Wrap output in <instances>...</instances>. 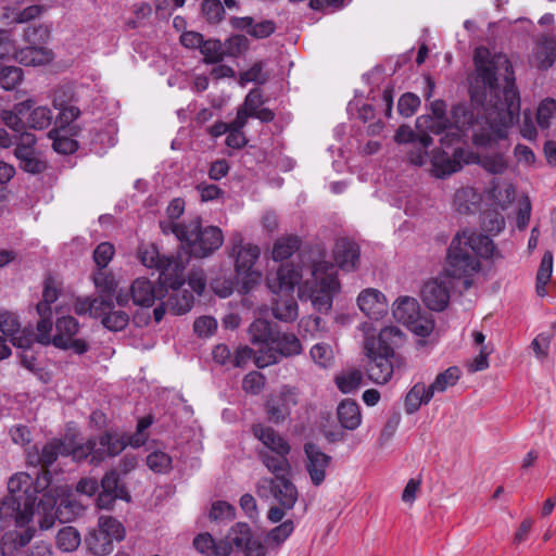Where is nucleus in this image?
<instances>
[{
    "instance_id": "obj_60",
    "label": "nucleus",
    "mask_w": 556,
    "mask_h": 556,
    "mask_svg": "<svg viewBox=\"0 0 556 556\" xmlns=\"http://www.w3.org/2000/svg\"><path fill=\"white\" fill-rule=\"evenodd\" d=\"M236 517V508L225 501H217L212 504L210 510L211 520H232Z\"/></svg>"
},
{
    "instance_id": "obj_4",
    "label": "nucleus",
    "mask_w": 556,
    "mask_h": 556,
    "mask_svg": "<svg viewBox=\"0 0 556 556\" xmlns=\"http://www.w3.org/2000/svg\"><path fill=\"white\" fill-rule=\"evenodd\" d=\"M402 331L396 327L383 328L378 337L366 336L364 353L367 357L366 374L374 383H388L395 369L402 368L405 363L402 355L395 353L393 343L402 338Z\"/></svg>"
},
{
    "instance_id": "obj_64",
    "label": "nucleus",
    "mask_w": 556,
    "mask_h": 556,
    "mask_svg": "<svg viewBox=\"0 0 556 556\" xmlns=\"http://www.w3.org/2000/svg\"><path fill=\"white\" fill-rule=\"evenodd\" d=\"M115 248L110 242H101L93 252V260L100 269H104L114 256Z\"/></svg>"
},
{
    "instance_id": "obj_53",
    "label": "nucleus",
    "mask_w": 556,
    "mask_h": 556,
    "mask_svg": "<svg viewBox=\"0 0 556 556\" xmlns=\"http://www.w3.org/2000/svg\"><path fill=\"white\" fill-rule=\"evenodd\" d=\"M40 320L37 323V333L33 332V342L37 341L40 344L48 345L52 343L51 330H52V315H39Z\"/></svg>"
},
{
    "instance_id": "obj_41",
    "label": "nucleus",
    "mask_w": 556,
    "mask_h": 556,
    "mask_svg": "<svg viewBox=\"0 0 556 556\" xmlns=\"http://www.w3.org/2000/svg\"><path fill=\"white\" fill-rule=\"evenodd\" d=\"M28 115L26 121V127L41 130L48 128L53 119L52 111L47 106H37L31 108V110L26 114Z\"/></svg>"
},
{
    "instance_id": "obj_33",
    "label": "nucleus",
    "mask_w": 556,
    "mask_h": 556,
    "mask_svg": "<svg viewBox=\"0 0 556 556\" xmlns=\"http://www.w3.org/2000/svg\"><path fill=\"white\" fill-rule=\"evenodd\" d=\"M337 417L342 428L346 430L357 429L362 422L359 405L351 399L341 401L337 408Z\"/></svg>"
},
{
    "instance_id": "obj_20",
    "label": "nucleus",
    "mask_w": 556,
    "mask_h": 556,
    "mask_svg": "<svg viewBox=\"0 0 556 556\" xmlns=\"http://www.w3.org/2000/svg\"><path fill=\"white\" fill-rule=\"evenodd\" d=\"M0 331L20 349L30 348L33 343V331L27 328L21 329L17 316L10 312L0 313Z\"/></svg>"
},
{
    "instance_id": "obj_13",
    "label": "nucleus",
    "mask_w": 556,
    "mask_h": 556,
    "mask_svg": "<svg viewBox=\"0 0 556 556\" xmlns=\"http://www.w3.org/2000/svg\"><path fill=\"white\" fill-rule=\"evenodd\" d=\"M37 138L34 134L22 132L16 138L14 156L18 167L30 175H38L47 169V163L39 157L36 150Z\"/></svg>"
},
{
    "instance_id": "obj_7",
    "label": "nucleus",
    "mask_w": 556,
    "mask_h": 556,
    "mask_svg": "<svg viewBox=\"0 0 556 556\" xmlns=\"http://www.w3.org/2000/svg\"><path fill=\"white\" fill-rule=\"evenodd\" d=\"M141 263L160 271V281L165 287L177 288L185 283L186 261L180 255H161L155 245H147L139 250Z\"/></svg>"
},
{
    "instance_id": "obj_43",
    "label": "nucleus",
    "mask_w": 556,
    "mask_h": 556,
    "mask_svg": "<svg viewBox=\"0 0 556 556\" xmlns=\"http://www.w3.org/2000/svg\"><path fill=\"white\" fill-rule=\"evenodd\" d=\"M79 544L80 534L74 527H64L56 534V546L63 552H73Z\"/></svg>"
},
{
    "instance_id": "obj_30",
    "label": "nucleus",
    "mask_w": 556,
    "mask_h": 556,
    "mask_svg": "<svg viewBox=\"0 0 556 556\" xmlns=\"http://www.w3.org/2000/svg\"><path fill=\"white\" fill-rule=\"evenodd\" d=\"M430 386L424 382H416L406 393L404 400V410L408 415H413L419 410L421 405H427L433 397Z\"/></svg>"
},
{
    "instance_id": "obj_17",
    "label": "nucleus",
    "mask_w": 556,
    "mask_h": 556,
    "mask_svg": "<svg viewBox=\"0 0 556 556\" xmlns=\"http://www.w3.org/2000/svg\"><path fill=\"white\" fill-rule=\"evenodd\" d=\"M304 453L306 456L305 468L311 481L315 486H318L326 479V470L330 465L331 457L314 443H306L304 445Z\"/></svg>"
},
{
    "instance_id": "obj_28",
    "label": "nucleus",
    "mask_w": 556,
    "mask_h": 556,
    "mask_svg": "<svg viewBox=\"0 0 556 556\" xmlns=\"http://www.w3.org/2000/svg\"><path fill=\"white\" fill-rule=\"evenodd\" d=\"M34 105L35 102L31 99L18 102L11 110H3L1 112V121L16 132H25L26 123L23 121V117L26 116Z\"/></svg>"
},
{
    "instance_id": "obj_46",
    "label": "nucleus",
    "mask_w": 556,
    "mask_h": 556,
    "mask_svg": "<svg viewBox=\"0 0 556 556\" xmlns=\"http://www.w3.org/2000/svg\"><path fill=\"white\" fill-rule=\"evenodd\" d=\"M23 80V71L16 66H4L0 71V87L11 91Z\"/></svg>"
},
{
    "instance_id": "obj_32",
    "label": "nucleus",
    "mask_w": 556,
    "mask_h": 556,
    "mask_svg": "<svg viewBox=\"0 0 556 556\" xmlns=\"http://www.w3.org/2000/svg\"><path fill=\"white\" fill-rule=\"evenodd\" d=\"M534 62L541 70L549 68L556 60V39L554 36H542L534 49Z\"/></svg>"
},
{
    "instance_id": "obj_39",
    "label": "nucleus",
    "mask_w": 556,
    "mask_h": 556,
    "mask_svg": "<svg viewBox=\"0 0 556 556\" xmlns=\"http://www.w3.org/2000/svg\"><path fill=\"white\" fill-rule=\"evenodd\" d=\"M480 195L471 187L458 189L454 195V206L457 212L468 214L480 202Z\"/></svg>"
},
{
    "instance_id": "obj_55",
    "label": "nucleus",
    "mask_w": 556,
    "mask_h": 556,
    "mask_svg": "<svg viewBox=\"0 0 556 556\" xmlns=\"http://www.w3.org/2000/svg\"><path fill=\"white\" fill-rule=\"evenodd\" d=\"M94 439L90 438L85 443L79 444L73 448L68 447V452L65 455H72L73 459L76 462H81L90 457L91 464H98L94 458Z\"/></svg>"
},
{
    "instance_id": "obj_54",
    "label": "nucleus",
    "mask_w": 556,
    "mask_h": 556,
    "mask_svg": "<svg viewBox=\"0 0 556 556\" xmlns=\"http://www.w3.org/2000/svg\"><path fill=\"white\" fill-rule=\"evenodd\" d=\"M93 282L103 295L111 296L116 292L117 283L111 274L100 269L93 275Z\"/></svg>"
},
{
    "instance_id": "obj_42",
    "label": "nucleus",
    "mask_w": 556,
    "mask_h": 556,
    "mask_svg": "<svg viewBox=\"0 0 556 556\" xmlns=\"http://www.w3.org/2000/svg\"><path fill=\"white\" fill-rule=\"evenodd\" d=\"M460 377V370L456 366L448 367L443 372L439 374L434 381L430 384L433 395L435 393H443L450 387L457 383Z\"/></svg>"
},
{
    "instance_id": "obj_5",
    "label": "nucleus",
    "mask_w": 556,
    "mask_h": 556,
    "mask_svg": "<svg viewBox=\"0 0 556 556\" xmlns=\"http://www.w3.org/2000/svg\"><path fill=\"white\" fill-rule=\"evenodd\" d=\"M318 257L312 258L311 278L299 287L301 300L312 302L314 308L327 313L332 307L333 298L340 291V282L334 265L325 260V250L316 247Z\"/></svg>"
},
{
    "instance_id": "obj_38",
    "label": "nucleus",
    "mask_w": 556,
    "mask_h": 556,
    "mask_svg": "<svg viewBox=\"0 0 556 556\" xmlns=\"http://www.w3.org/2000/svg\"><path fill=\"white\" fill-rule=\"evenodd\" d=\"M59 289L52 277H47L43 282L42 300L37 304L38 315H52V304L59 298Z\"/></svg>"
},
{
    "instance_id": "obj_9",
    "label": "nucleus",
    "mask_w": 556,
    "mask_h": 556,
    "mask_svg": "<svg viewBox=\"0 0 556 556\" xmlns=\"http://www.w3.org/2000/svg\"><path fill=\"white\" fill-rule=\"evenodd\" d=\"M125 536L124 526L111 516H100L98 528L90 531L85 539L88 551L94 556L109 555L114 548V542Z\"/></svg>"
},
{
    "instance_id": "obj_58",
    "label": "nucleus",
    "mask_w": 556,
    "mask_h": 556,
    "mask_svg": "<svg viewBox=\"0 0 556 556\" xmlns=\"http://www.w3.org/2000/svg\"><path fill=\"white\" fill-rule=\"evenodd\" d=\"M294 531V523L292 520H286L279 526L271 529L267 534L268 543L280 545L283 543Z\"/></svg>"
},
{
    "instance_id": "obj_18",
    "label": "nucleus",
    "mask_w": 556,
    "mask_h": 556,
    "mask_svg": "<svg viewBox=\"0 0 556 556\" xmlns=\"http://www.w3.org/2000/svg\"><path fill=\"white\" fill-rule=\"evenodd\" d=\"M447 105L443 100H434L430 103L431 115H421L416 121L417 129H426L434 135L446 132L451 128L450 118L446 116Z\"/></svg>"
},
{
    "instance_id": "obj_50",
    "label": "nucleus",
    "mask_w": 556,
    "mask_h": 556,
    "mask_svg": "<svg viewBox=\"0 0 556 556\" xmlns=\"http://www.w3.org/2000/svg\"><path fill=\"white\" fill-rule=\"evenodd\" d=\"M200 51L204 56V62L210 64L220 62L224 56L223 47L219 40H203Z\"/></svg>"
},
{
    "instance_id": "obj_24",
    "label": "nucleus",
    "mask_w": 556,
    "mask_h": 556,
    "mask_svg": "<svg viewBox=\"0 0 556 556\" xmlns=\"http://www.w3.org/2000/svg\"><path fill=\"white\" fill-rule=\"evenodd\" d=\"M230 24L235 29L245 31L253 38L264 39L273 35L277 28L276 23L271 20H263L256 22L251 16L232 17Z\"/></svg>"
},
{
    "instance_id": "obj_14",
    "label": "nucleus",
    "mask_w": 556,
    "mask_h": 556,
    "mask_svg": "<svg viewBox=\"0 0 556 556\" xmlns=\"http://www.w3.org/2000/svg\"><path fill=\"white\" fill-rule=\"evenodd\" d=\"M165 286L155 288L154 285L147 278H137L130 286L129 292L119 290L116 294V302L121 306L128 304L131 299L134 304L143 307H150L154 304L155 300H161L164 294Z\"/></svg>"
},
{
    "instance_id": "obj_26",
    "label": "nucleus",
    "mask_w": 556,
    "mask_h": 556,
    "mask_svg": "<svg viewBox=\"0 0 556 556\" xmlns=\"http://www.w3.org/2000/svg\"><path fill=\"white\" fill-rule=\"evenodd\" d=\"M252 432L263 444L261 451L275 453V451L291 450L288 441L269 426L256 424L252 427Z\"/></svg>"
},
{
    "instance_id": "obj_15",
    "label": "nucleus",
    "mask_w": 556,
    "mask_h": 556,
    "mask_svg": "<svg viewBox=\"0 0 556 556\" xmlns=\"http://www.w3.org/2000/svg\"><path fill=\"white\" fill-rule=\"evenodd\" d=\"M223 542H228L232 552H241L244 556H265L266 549L261 540L254 536L251 527L245 522L232 526Z\"/></svg>"
},
{
    "instance_id": "obj_8",
    "label": "nucleus",
    "mask_w": 556,
    "mask_h": 556,
    "mask_svg": "<svg viewBox=\"0 0 556 556\" xmlns=\"http://www.w3.org/2000/svg\"><path fill=\"white\" fill-rule=\"evenodd\" d=\"M231 256L235 257V270L242 280V287L248 292L261 281L262 274L254 268L261 250L256 244L244 242L241 233L231 238Z\"/></svg>"
},
{
    "instance_id": "obj_56",
    "label": "nucleus",
    "mask_w": 556,
    "mask_h": 556,
    "mask_svg": "<svg viewBox=\"0 0 556 556\" xmlns=\"http://www.w3.org/2000/svg\"><path fill=\"white\" fill-rule=\"evenodd\" d=\"M481 166L490 174H503L507 169V162L503 154L494 153L482 156Z\"/></svg>"
},
{
    "instance_id": "obj_40",
    "label": "nucleus",
    "mask_w": 556,
    "mask_h": 556,
    "mask_svg": "<svg viewBox=\"0 0 556 556\" xmlns=\"http://www.w3.org/2000/svg\"><path fill=\"white\" fill-rule=\"evenodd\" d=\"M553 273V254L547 251L544 253L539 270L536 273V293L539 296L546 295V285L549 282Z\"/></svg>"
},
{
    "instance_id": "obj_21",
    "label": "nucleus",
    "mask_w": 556,
    "mask_h": 556,
    "mask_svg": "<svg viewBox=\"0 0 556 556\" xmlns=\"http://www.w3.org/2000/svg\"><path fill=\"white\" fill-rule=\"evenodd\" d=\"M359 309L371 319H380L388 313V302L377 289H366L357 298Z\"/></svg>"
},
{
    "instance_id": "obj_62",
    "label": "nucleus",
    "mask_w": 556,
    "mask_h": 556,
    "mask_svg": "<svg viewBox=\"0 0 556 556\" xmlns=\"http://www.w3.org/2000/svg\"><path fill=\"white\" fill-rule=\"evenodd\" d=\"M202 12L208 23L215 24L222 21L225 9L219 0H205L202 4Z\"/></svg>"
},
{
    "instance_id": "obj_36",
    "label": "nucleus",
    "mask_w": 556,
    "mask_h": 556,
    "mask_svg": "<svg viewBox=\"0 0 556 556\" xmlns=\"http://www.w3.org/2000/svg\"><path fill=\"white\" fill-rule=\"evenodd\" d=\"M181 286L182 285H179L177 288L169 287L173 292L166 301V306L174 315L186 314L193 305L194 298L192 293L187 290H180ZM165 288L166 290L168 289V287Z\"/></svg>"
},
{
    "instance_id": "obj_6",
    "label": "nucleus",
    "mask_w": 556,
    "mask_h": 556,
    "mask_svg": "<svg viewBox=\"0 0 556 556\" xmlns=\"http://www.w3.org/2000/svg\"><path fill=\"white\" fill-rule=\"evenodd\" d=\"M170 231L179 241L189 247L190 254L195 257L210 255L218 250L224 242L222 230L216 226L202 228L199 217L188 223L170 224Z\"/></svg>"
},
{
    "instance_id": "obj_2",
    "label": "nucleus",
    "mask_w": 556,
    "mask_h": 556,
    "mask_svg": "<svg viewBox=\"0 0 556 556\" xmlns=\"http://www.w3.org/2000/svg\"><path fill=\"white\" fill-rule=\"evenodd\" d=\"M9 494L0 500V520L14 519L17 528L28 526L35 514V506L42 513L39 526L50 529L56 516L58 497L63 490L52 482V475L42 469L34 479L27 472H16L8 481Z\"/></svg>"
},
{
    "instance_id": "obj_35",
    "label": "nucleus",
    "mask_w": 556,
    "mask_h": 556,
    "mask_svg": "<svg viewBox=\"0 0 556 556\" xmlns=\"http://www.w3.org/2000/svg\"><path fill=\"white\" fill-rule=\"evenodd\" d=\"M301 244V238L295 235L282 236L273 244L271 258L276 262L288 260L300 250Z\"/></svg>"
},
{
    "instance_id": "obj_12",
    "label": "nucleus",
    "mask_w": 556,
    "mask_h": 556,
    "mask_svg": "<svg viewBox=\"0 0 556 556\" xmlns=\"http://www.w3.org/2000/svg\"><path fill=\"white\" fill-rule=\"evenodd\" d=\"M257 494L261 497L271 496L285 509H292L298 501V490L288 478H263L257 483Z\"/></svg>"
},
{
    "instance_id": "obj_22",
    "label": "nucleus",
    "mask_w": 556,
    "mask_h": 556,
    "mask_svg": "<svg viewBox=\"0 0 556 556\" xmlns=\"http://www.w3.org/2000/svg\"><path fill=\"white\" fill-rule=\"evenodd\" d=\"M68 452V446L60 440H53L48 442L39 450L36 445L27 452V460L29 464L35 466L49 467L59 457V455H65Z\"/></svg>"
},
{
    "instance_id": "obj_45",
    "label": "nucleus",
    "mask_w": 556,
    "mask_h": 556,
    "mask_svg": "<svg viewBox=\"0 0 556 556\" xmlns=\"http://www.w3.org/2000/svg\"><path fill=\"white\" fill-rule=\"evenodd\" d=\"M48 137L52 140V148L58 153L71 154L78 148L76 140L67 136H61L59 130L55 128L49 131Z\"/></svg>"
},
{
    "instance_id": "obj_61",
    "label": "nucleus",
    "mask_w": 556,
    "mask_h": 556,
    "mask_svg": "<svg viewBox=\"0 0 556 556\" xmlns=\"http://www.w3.org/2000/svg\"><path fill=\"white\" fill-rule=\"evenodd\" d=\"M79 324L72 316H63L56 319L55 323V334L63 338L72 339L78 332Z\"/></svg>"
},
{
    "instance_id": "obj_25",
    "label": "nucleus",
    "mask_w": 556,
    "mask_h": 556,
    "mask_svg": "<svg viewBox=\"0 0 556 556\" xmlns=\"http://www.w3.org/2000/svg\"><path fill=\"white\" fill-rule=\"evenodd\" d=\"M23 530H12L4 533L0 541V549L3 556H14L16 552L25 547L35 535V528L24 527Z\"/></svg>"
},
{
    "instance_id": "obj_52",
    "label": "nucleus",
    "mask_w": 556,
    "mask_h": 556,
    "mask_svg": "<svg viewBox=\"0 0 556 556\" xmlns=\"http://www.w3.org/2000/svg\"><path fill=\"white\" fill-rule=\"evenodd\" d=\"M50 35V30L45 25H31L28 26L24 31V39L33 47H39L43 45Z\"/></svg>"
},
{
    "instance_id": "obj_49",
    "label": "nucleus",
    "mask_w": 556,
    "mask_h": 556,
    "mask_svg": "<svg viewBox=\"0 0 556 556\" xmlns=\"http://www.w3.org/2000/svg\"><path fill=\"white\" fill-rule=\"evenodd\" d=\"M432 165L433 174L438 178H444L453 173L458 172L462 167L459 162L447 156H435Z\"/></svg>"
},
{
    "instance_id": "obj_57",
    "label": "nucleus",
    "mask_w": 556,
    "mask_h": 556,
    "mask_svg": "<svg viewBox=\"0 0 556 556\" xmlns=\"http://www.w3.org/2000/svg\"><path fill=\"white\" fill-rule=\"evenodd\" d=\"M147 465L154 472L163 473L170 468L172 458L164 452L155 451L148 455Z\"/></svg>"
},
{
    "instance_id": "obj_37",
    "label": "nucleus",
    "mask_w": 556,
    "mask_h": 556,
    "mask_svg": "<svg viewBox=\"0 0 556 556\" xmlns=\"http://www.w3.org/2000/svg\"><path fill=\"white\" fill-rule=\"evenodd\" d=\"M392 313L399 323L407 326L419 315L418 302L409 296L400 298L394 302Z\"/></svg>"
},
{
    "instance_id": "obj_23",
    "label": "nucleus",
    "mask_w": 556,
    "mask_h": 556,
    "mask_svg": "<svg viewBox=\"0 0 556 556\" xmlns=\"http://www.w3.org/2000/svg\"><path fill=\"white\" fill-rule=\"evenodd\" d=\"M333 258L341 269L353 270L359 261V247L350 239L340 238L334 243Z\"/></svg>"
},
{
    "instance_id": "obj_34",
    "label": "nucleus",
    "mask_w": 556,
    "mask_h": 556,
    "mask_svg": "<svg viewBox=\"0 0 556 556\" xmlns=\"http://www.w3.org/2000/svg\"><path fill=\"white\" fill-rule=\"evenodd\" d=\"M277 330L268 320L255 319L249 327L250 340L252 344L265 346L267 350L271 345Z\"/></svg>"
},
{
    "instance_id": "obj_19",
    "label": "nucleus",
    "mask_w": 556,
    "mask_h": 556,
    "mask_svg": "<svg viewBox=\"0 0 556 556\" xmlns=\"http://www.w3.org/2000/svg\"><path fill=\"white\" fill-rule=\"evenodd\" d=\"M301 277L300 271L292 264L287 263L281 264L275 273H269L266 277V283L275 294L292 293Z\"/></svg>"
},
{
    "instance_id": "obj_63",
    "label": "nucleus",
    "mask_w": 556,
    "mask_h": 556,
    "mask_svg": "<svg viewBox=\"0 0 556 556\" xmlns=\"http://www.w3.org/2000/svg\"><path fill=\"white\" fill-rule=\"evenodd\" d=\"M265 387V377L258 371L247 374L242 380V389L250 394L256 395Z\"/></svg>"
},
{
    "instance_id": "obj_11",
    "label": "nucleus",
    "mask_w": 556,
    "mask_h": 556,
    "mask_svg": "<svg viewBox=\"0 0 556 556\" xmlns=\"http://www.w3.org/2000/svg\"><path fill=\"white\" fill-rule=\"evenodd\" d=\"M300 392L298 388L283 384L277 392L269 394L264 404L267 419L281 425L287 421L292 409L299 404Z\"/></svg>"
},
{
    "instance_id": "obj_59",
    "label": "nucleus",
    "mask_w": 556,
    "mask_h": 556,
    "mask_svg": "<svg viewBox=\"0 0 556 556\" xmlns=\"http://www.w3.org/2000/svg\"><path fill=\"white\" fill-rule=\"evenodd\" d=\"M16 54V59L20 61V63L29 66V65H39L43 63V50L40 47H33L29 46L25 49H22Z\"/></svg>"
},
{
    "instance_id": "obj_48",
    "label": "nucleus",
    "mask_w": 556,
    "mask_h": 556,
    "mask_svg": "<svg viewBox=\"0 0 556 556\" xmlns=\"http://www.w3.org/2000/svg\"><path fill=\"white\" fill-rule=\"evenodd\" d=\"M311 357L319 367L327 368L333 362V351L327 343H316L309 351Z\"/></svg>"
},
{
    "instance_id": "obj_29",
    "label": "nucleus",
    "mask_w": 556,
    "mask_h": 556,
    "mask_svg": "<svg viewBox=\"0 0 556 556\" xmlns=\"http://www.w3.org/2000/svg\"><path fill=\"white\" fill-rule=\"evenodd\" d=\"M193 546L205 556H230L232 553V547L228 542L215 541L207 532L198 534L193 540Z\"/></svg>"
},
{
    "instance_id": "obj_44",
    "label": "nucleus",
    "mask_w": 556,
    "mask_h": 556,
    "mask_svg": "<svg viewBox=\"0 0 556 556\" xmlns=\"http://www.w3.org/2000/svg\"><path fill=\"white\" fill-rule=\"evenodd\" d=\"M363 381L359 369H351L336 377V384L342 393H351L358 389Z\"/></svg>"
},
{
    "instance_id": "obj_27",
    "label": "nucleus",
    "mask_w": 556,
    "mask_h": 556,
    "mask_svg": "<svg viewBox=\"0 0 556 556\" xmlns=\"http://www.w3.org/2000/svg\"><path fill=\"white\" fill-rule=\"evenodd\" d=\"M291 450L275 451H258L257 455L262 464L274 475V478L289 476L291 465L288 455Z\"/></svg>"
},
{
    "instance_id": "obj_31",
    "label": "nucleus",
    "mask_w": 556,
    "mask_h": 556,
    "mask_svg": "<svg viewBox=\"0 0 556 556\" xmlns=\"http://www.w3.org/2000/svg\"><path fill=\"white\" fill-rule=\"evenodd\" d=\"M271 311L275 318L285 323L294 321L299 316V306L292 293H279L273 302Z\"/></svg>"
},
{
    "instance_id": "obj_51",
    "label": "nucleus",
    "mask_w": 556,
    "mask_h": 556,
    "mask_svg": "<svg viewBox=\"0 0 556 556\" xmlns=\"http://www.w3.org/2000/svg\"><path fill=\"white\" fill-rule=\"evenodd\" d=\"M556 114V100L547 98L544 99L536 112V121L541 128L546 129L551 125V119Z\"/></svg>"
},
{
    "instance_id": "obj_1",
    "label": "nucleus",
    "mask_w": 556,
    "mask_h": 556,
    "mask_svg": "<svg viewBox=\"0 0 556 556\" xmlns=\"http://www.w3.org/2000/svg\"><path fill=\"white\" fill-rule=\"evenodd\" d=\"M476 76L469 92L472 102L480 104V111L465 104H455L451 110V128L440 139L443 147H451L462 135L472 131L477 147L489 146L507 137V129L519 116L520 96L515 85L514 70L503 53H491L479 47L475 51Z\"/></svg>"
},
{
    "instance_id": "obj_16",
    "label": "nucleus",
    "mask_w": 556,
    "mask_h": 556,
    "mask_svg": "<svg viewBox=\"0 0 556 556\" xmlns=\"http://www.w3.org/2000/svg\"><path fill=\"white\" fill-rule=\"evenodd\" d=\"M451 278L447 275L427 281L421 290L422 302L431 311L441 312L445 309L451 298Z\"/></svg>"
},
{
    "instance_id": "obj_47",
    "label": "nucleus",
    "mask_w": 556,
    "mask_h": 556,
    "mask_svg": "<svg viewBox=\"0 0 556 556\" xmlns=\"http://www.w3.org/2000/svg\"><path fill=\"white\" fill-rule=\"evenodd\" d=\"M102 325L111 331H121L125 329L129 323V316L126 312L121 309H113L103 316Z\"/></svg>"
},
{
    "instance_id": "obj_3",
    "label": "nucleus",
    "mask_w": 556,
    "mask_h": 556,
    "mask_svg": "<svg viewBox=\"0 0 556 556\" xmlns=\"http://www.w3.org/2000/svg\"><path fill=\"white\" fill-rule=\"evenodd\" d=\"M494 251V242L489 236L472 229H463L450 243L445 273L450 278H464L466 288H469V278L481 268L480 258H491Z\"/></svg>"
},
{
    "instance_id": "obj_10",
    "label": "nucleus",
    "mask_w": 556,
    "mask_h": 556,
    "mask_svg": "<svg viewBox=\"0 0 556 556\" xmlns=\"http://www.w3.org/2000/svg\"><path fill=\"white\" fill-rule=\"evenodd\" d=\"M303 346L296 334L277 330L271 345L263 351L255 359L258 368H264L279 363L281 358H289L302 354Z\"/></svg>"
}]
</instances>
